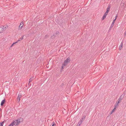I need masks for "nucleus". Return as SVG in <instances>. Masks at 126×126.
<instances>
[{"instance_id":"f257e3e1","label":"nucleus","mask_w":126,"mask_h":126,"mask_svg":"<svg viewBox=\"0 0 126 126\" xmlns=\"http://www.w3.org/2000/svg\"><path fill=\"white\" fill-rule=\"evenodd\" d=\"M111 5L110 4L109 5L107 9V11L106 12H105L102 17V20H103L104 18H106V15L108 14V12L109 11L110 8V7Z\"/></svg>"},{"instance_id":"f03ea898","label":"nucleus","mask_w":126,"mask_h":126,"mask_svg":"<svg viewBox=\"0 0 126 126\" xmlns=\"http://www.w3.org/2000/svg\"><path fill=\"white\" fill-rule=\"evenodd\" d=\"M20 123V121L18 120H14L12 123L13 125H14L15 126L18 125H19Z\"/></svg>"},{"instance_id":"7ed1b4c3","label":"nucleus","mask_w":126,"mask_h":126,"mask_svg":"<svg viewBox=\"0 0 126 126\" xmlns=\"http://www.w3.org/2000/svg\"><path fill=\"white\" fill-rule=\"evenodd\" d=\"M70 61V58L69 57L67 58L64 61V63H63V65L65 66L67 65L68 63H69Z\"/></svg>"},{"instance_id":"20e7f679","label":"nucleus","mask_w":126,"mask_h":126,"mask_svg":"<svg viewBox=\"0 0 126 126\" xmlns=\"http://www.w3.org/2000/svg\"><path fill=\"white\" fill-rule=\"evenodd\" d=\"M8 26H6V27L3 26L4 28H3L2 27H0V33H1L2 32L4 31V29H5L7 27H8Z\"/></svg>"},{"instance_id":"39448f33","label":"nucleus","mask_w":126,"mask_h":126,"mask_svg":"<svg viewBox=\"0 0 126 126\" xmlns=\"http://www.w3.org/2000/svg\"><path fill=\"white\" fill-rule=\"evenodd\" d=\"M125 95V94H122L120 96L119 98L118 99L119 100V101H122V99L124 98V96Z\"/></svg>"},{"instance_id":"423d86ee","label":"nucleus","mask_w":126,"mask_h":126,"mask_svg":"<svg viewBox=\"0 0 126 126\" xmlns=\"http://www.w3.org/2000/svg\"><path fill=\"white\" fill-rule=\"evenodd\" d=\"M21 97V94H18V96L17 98V100L18 102H19L20 101V98Z\"/></svg>"},{"instance_id":"0eeeda50","label":"nucleus","mask_w":126,"mask_h":126,"mask_svg":"<svg viewBox=\"0 0 126 126\" xmlns=\"http://www.w3.org/2000/svg\"><path fill=\"white\" fill-rule=\"evenodd\" d=\"M23 22H21L20 23V25L19 27V29H20V30L21 29L23 26Z\"/></svg>"},{"instance_id":"6e6552de","label":"nucleus","mask_w":126,"mask_h":126,"mask_svg":"<svg viewBox=\"0 0 126 126\" xmlns=\"http://www.w3.org/2000/svg\"><path fill=\"white\" fill-rule=\"evenodd\" d=\"M5 99H3V100H2L1 101V106H2L5 103Z\"/></svg>"},{"instance_id":"1a4fd4ad","label":"nucleus","mask_w":126,"mask_h":126,"mask_svg":"<svg viewBox=\"0 0 126 126\" xmlns=\"http://www.w3.org/2000/svg\"><path fill=\"white\" fill-rule=\"evenodd\" d=\"M115 107H114V108L112 110V111H111L110 114H112L113 113L114 111L116 110V105H115Z\"/></svg>"},{"instance_id":"9d476101","label":"nucleus","mask_w":126,"mask_h":126,"mask_svg":"<svg viewBox=\"0 0 126 126\" xmlns=\"http://www.w3.org/2000/svg\"><path fill=\"white\" fill-rule=\"evenodd\" d=\"M33 77H32L31 78L29 79V83H28V85H29L30 83V82H31L32 81V80L33 79Z\"/></svg>"},{"instance_id":"9b49d317","label":"nucleus","mask_w":126,"mask_h":126,"mask_svg":"<svg viewBox=\"0 0 126 126\" xmlns=\"http://www.w3.org/2000/svg\"><path fill=\"white\" fill-rule=\"evenodd\" d=\"M122 46H123V42H122L119 46V48L120 50H121L122 49Z\"/></svg>"},{"instance_id":"f8f14e48","label":"nucleus","mask_w":126,"mask_h":126,"mask_svg":"<svg viewBox=\"0 0 126 126\" xmlns=\"http://www.w3.org/2000/svg\"><path fill=\"white\" fill-rule=\"evenodd\" d=\"M86 117V116L85 115H84L83 116V117H82L81 118V119L80 120H81L83 122V120H84Z\"/></svg>"},{"instance_id":"ddd939ff","label":"nucleus","mask_w":126,"mask_h":126,"mask_svg":"<svg viewBox=\"0 0 126 126\" xmlns=\"http://www.w3.org/2000/svg\"><path fill=\"white\" fill-rule=\"evenodd\" d=\"M23 36H22L21 38L19 39L18 40H17L16 42H18L20 41L21 40H22L23 39Z\"/></svg>"},{"instance_id":"4468645a","label":"nucleus","mask_w":126,"mask_h":126,"mask_svg":"<svg viewBox=\"0 0 126 126\" xmlns=\"http://www.w3.org/2000/svg\"><path fill=\"white\" fill-rule=\"evenodd\" d=\"M4 123V121L0 122V126H2L3 124Z\"/></svg>"},{"instance_id":"2eb2a0df","label":"nucleus","mask_w":126,"mask_h":126,"mask_svg":"<svg viewBox=\"0 0 126 126\" xmlns=\"http://www.w3.org/2000/svg\"><path fill=\"white\" fill-rule=\"evenodd\" d=\"M56 124L54 122H53L52 124V126H56Z\"/></svg>"},{"instance_id":"dca6fc26","label":"nucleus","mask_w":126,"mask_h":126,"mask_svg":"<svg viewBox=\"0 0 126 126\" xmlns=\"http://www.w3.org/2000/svg\"><path fill=\"white\" fill-rule=\"evenodd\" d=\"M118 102H116V106L117 105L118 106V104L120 102H121L120 101H119V100H118Z\"/></svg>"},{"instance_id":"f3484780","label":"nucleus","mask_w":126,"mask_h":126,"mask_svg":"<svg viewBox=\"0 0 126 126\" xmlns=\"http://www.w3.org/2000/svg\"><path fill=\"white\" fill-rule=\"evenodd\" d=\"M82 121L81 120H80V121L79 122L78 124H80V125L82 124Z\"/></svg>"},{"instance_id":"a211bd4d","label":"nucleus","mask_w":126,"mask_h":126,"mask_svg":"<svg viewBox=\"0 0 126 126\" xmlns=\"http://www.w3.org/2000/svg\"><path fill=\"white\" fill-rule=\"evenodd\" d=\"M49 35H48L47 34L45 36V38L46 39L47 38L49 37Z\"/></svg>"},{"instance_id":"6ab92c4d","label":"nucleus","mask_w":126,"mask_h":126,"mask_svg":"<svg viewBox=\"0 0 126 126\" xmlns=\"http://www.w3.org/2000/svg\"><path fill=\"white\" fill-rule=\"evenodd\" d=\"M113 23H112L110 27V28H112L113 26Z\"/></svg>"},{"instance_id":"aec40b11","label":"nucleus","mask_w":126,"mask_h":126,"mask_svg":"<svg viewBox=\"0 0 126 126\" xmlns=\"http://www.w3.org/2000/svg\"><path fill=\"white\" fill-rule=\"evenodd\" d=\"M64 66V65H63V64H62V66L61 67V69L63 70V66Z\"/></svg>"},{"instance_id":"412c9836","label":"nucleus","mask_w":126,"mask_h":126,"mask_svg":"<svg viewBox=\"0 0 126 126\" xmlns=\"http://www.w3.org/2000/svg\"><path fill=\"white\" fill-rule=\"evenodd\" d=\"M17 43V42H14V43H13L12 45L11 46V47H12V46H13V45H14V44H15L16 43Z\"/></svg>"},{"instance_id":"4be33fe9","label":"nucleus","mask_w":126,"mask_h":126,"mask_svg":"<svg viewBox=\"0 0 126 126\" xmlns=\"http://www.w3.org/2000/svg\"><path fill=\"white\" fill-rule=\"evenodd\" d=\"M116 20L115 19H114L112 23H113V24H114V23L115 22V21Z\"/></svg>"},{"instance_id":"5701e85b","label":"nucleus","mask_w":126,"mask_h":126,"mask_svg":"<svg viewBox=\"0 0 126 126\" xmlns=\"http://www.w3.org/2000/svg\"><path fill=\"white\" fill-rule=\"evenodd\" d=\"M59 33V32L58 31H57L55 33V34H58Z\"/></svg>"},{"instance_id":"b1692460","label":"nucleus","mask_w":126,"mask_h":126,"mask_svg":"<svg viewBox=\"0 0 126 126\" xmlns=\"http://www.w3.org/2000/svg\"><path fill=\"white\" fill-rule=\"evenodd\" d=\"M13 125L12 123L10 124L8 126H13Z\"/></svg>"},{"instance_id":"393cba45","label":"nucleus","mask_w":126,"mask_h":126,"mask_svg":"<svg viewBox=\"0 0 126 126\" xmlns=\"http://www.w3.org/2000/svg\"><path fill=\"white\" fill-rule=\"evenodd\" d=\"M117 16H118V15H117H117L116 16L115 18V20H116V19H117Z\"/></svg>"},{"instance_id":"a878e982","label":"nucleus","mask_w":126,"mask_h":126,"mask_svg":"<svg viewBox=\"0 0 126 126\" xmlns=\"http://www.w3.org/2000/svg\"><path fill=\"white\" fill-rule=\"evenodd\" d=\"M126 34V31L124 32V35H125V36Z\"/></svg>"},{"instance_id":"bb28decb","label":"nucleus","mask_w":126,"mask_h":126,"mask_svg":"<svg viewBox=\"0 0 126 126\" xmlns=\"http://www.w3.org/2000/svg\"><path fill=\"white\" fill-rule=\"evenodd\" d=\"M80 124H78L77 125V126H80Z\"/></svg>"},{"instance_id":"cd10ccee","label":"nucleus","mask_w":126,"mask_h":126,"mask_svg":"<svg viewBox=\"0 0 126 126\" xmlns=\"http://www.w3.org/2000/svg\"><path fill=\"white\" fill-rule=\"evenodd\" d=\"M111 28H110L109 29V31H110V30H111Z\"/></svg>"},{"instance_id":"c85d7f7f","label":"nucleus","mask_w":126,"mask_h":126,"mask_svg":"<svg viewBox=\"0 0 126 126\" xmlns=\"http://www.w3.org/2000/svg\"><path fill=\"white\" fill-rule=\"evenodd\" d=\"M64 84L63 83H62V84L61 85L62 86Z\"/></svg>"},{"instance_id":"c756f323","label":"nucleus","mask_w":126,"mask_h":126,"mask_svg":"<svg viewBox=\"0 0 126 126\" xmlns=\"http://www.w3.org/2000/svg\"><path fill=\"white\" fill-rule=\"evenodd\" d=\"M63 70L61 69V72Z\"/></svg>"},{"instance_id":"7c9ffc66","label":"nucleus","mask_w":126,"mask_h":126,"mask_svg":"<svg viewBox=\"0 0 126 126\" xmlns=\"http://www.w3.org/2000/svg\"><path fill=\"white\" fill-rule=\"evenodd\" d=\"M56 35V34H55H55H54L53 35V36H55Z\"/></svg>"},{"instance_id":"2f4dec72","label":"nucleus","mask_w":126,"mask_h":126,"mask_svg":"<svg viewBox=\"0 0 126 126\" xmlns=\"http://www.w3.org/2000/svg\"><path fill=\"white\" fill-rule=\"evenodd\" d=\"M1 109L0 108V110Z\"/></svg>"}]
</instances>
